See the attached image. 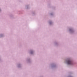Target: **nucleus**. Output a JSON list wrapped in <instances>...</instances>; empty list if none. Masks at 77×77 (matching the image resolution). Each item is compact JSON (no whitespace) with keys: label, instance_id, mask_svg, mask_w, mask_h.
I'll use <instances>...</instances> for the list:
<instances>
[{"label":"nucleus","instance_id":"obj_1","mask_svg":"<svg viewBox=\"0 0 77 77\" xmlns=\"http://www.w3.org/2000/svg\"><path fill=\"white\" fill-rule=\"evenodd\" d=\"M67 63L68 65H72V61L70 60H68L67 61Z\"/></svg>","mask_w":77,"mask_h":77}]
</instances>
